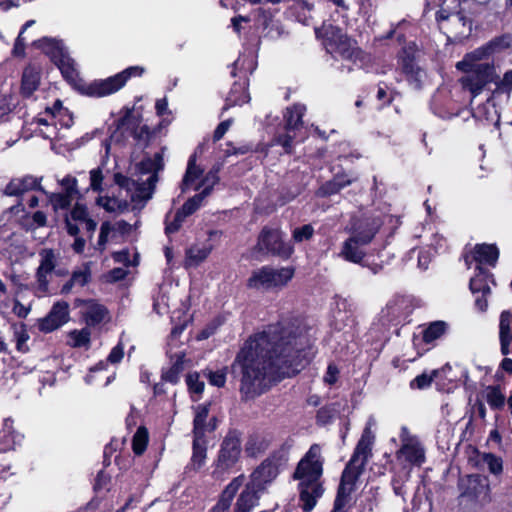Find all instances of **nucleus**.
Segmentation results:
<instances>
[{
    "instance_id": "nucleus-1",
    "label": "nucleus",
    "mask_w": 512,
    "mask_h": 512,
    "mask_svg": "<svg viewBox=\"0 0 512 512\" xmlns=\"http://www.w3.org/2000/svg\"><path fill=\"white\" fill-rule=\"evenodd\" d=\"M311 328L301 319L271 324L251 336L236 356L245 398L263 393L272 381L291 377L313 358Z\"/></svg>"
},
{
    "instance_id": "nucleus-2",
    "label": "nucleus",
    "mask_w": 512,
    "mask_h": 512,
    "mask_svg": "<svg viewBox=\"0 0 512 512\" xmlns=\"http://www.w3.org/2000/svg\"><path fill=\"white\" fill-rule=\"evenodd\" d=\"M375 426L376 419L371 415L366 422L361 438L349 462L342 472L332 512H341L343 509L350 507L358 479L363 473L364 467L371 456L372 446L375 440L372 428Z\"/></svg>"
},
{
    "instance_id": "nucleus-3",
    "label": "nucleus",
    "mask_w": 512,
    "mask_h": 512,
    "mask_svg": "<svg viewBox=\"0 0 512 512\" xmlns=\"http://www.w3.org/2000/svg\"><path fill=\"white\" fill-rule=\"evenodd\" d=\"M323 464L321 447L313 444L300 459L293 473V479L298 482L299 500L304 512L313 510L324 493Z\"/></svg>"
},
{
    "instance_id": "nucleus-4",
    "label": "nucleus",
    "mask_w": 512,
    "mask_h": 512,
    "mask_svg": "<svg viewBox=\"0 0 512 512\" xmlns=\"http://www.w3.org/2000/svg\"><path fill=\"white\" fill-rule=\"evenodd\" d=\"M163 168V157L156 153L153 157L143 159L136 166V171L140 175L137 180L130 179L121 173L114 175L115 183L124 189L127 196L133 203V208L142 207L152 197L156 182L158 181V172Z\"/></svg>"
},
{
    "instance_id": "nucleus-5",
    "label": "nucleus",
    "mask_w": 512,
    "mask_h": 512,
    "mask_svg": "<svg viewBox=\"0 0 512 512\" xmlns=\"http://www.w3.org/2000/svg\"><path fill=\"white\" fill-rule=\"evenodd\" d=\"M382 225L383 220L379 216L353 217L345 227L349 237L342 243L338 257L350 263L360 264L366 256V247L372 242Z\"/></svg>"
},
{
    "instance_id": "nucleus-6",
    "label": "nucleus",
    "mask_w": 512,
    "mask_h": 512,
    "mask_svg": "<svg viewBox=\"0 0 512 512\" xmlns=\"http://www.w3.org/2000/svg\"><path fill=\"white\" fill-rule=\"evenodd\" d=\"M414 309L415 303L412 295L394 296L375 317L369 333L376 340L385 338L391 327L411 322Z\"/></svg>"
},
{
    "instance_id": "nucleus-7",
    "label": "nucleus",
    "mask_w": 512,
    "mask_h": 512,
    "mask_svg": "<svg viewBox=\"0 0 512 512\" xmlns=\"http://www.w3.org/2000/svg\"><path fill=\"white\" fill-rule=\"evenodd\" d=\"M315 34L328 54L334 59H341L352 62L361 61L363 52L357 46V43L349 38L347 34L331 23H323L321 27L315 28Z\"/></svg>"
},
{
    "instance_id": "nucleus-8",
    "label": "nucleus",
    "mask_w": 512,
    "mask_h": 512,
    "mask_svg": "<svg viewBox=\"0 0 512 512\" xmlns=\"http://www.w3.org/2000/svg\"><path fill=\"white\" fill-rule=\"evenodd\" d=\"M456 67L468 73L462 77L461 83L473 97L480 95L488 84L498 82V75L493 63H472L463 60L458 62Z\"/></svg>"
},
{
    "instance_id": "nucleus-9",
    "label": "nucleus",
    "mask_w": 512,
    "mask_h": 512,
    "mask_svg": "<svg viewBox=\"0 0 512 512\" xmlns=\"http://www.w3.org/2000/svg\"><path fill=\"white\" fill-rule=\"evenodd\" d=\"M145 72L142 66H130L123 71L91 82L86 87V94L92 97H105L122 89L131 78L141 77Z\"/></svg>"
},
{
    "instance_id": "nucleus-10",
    "label": "nucleus",
    "mask_w": 512,
    "mask_h": 512,
    "mask_svg": "<svg viewBox=\"0 0 512 512\" xmlns=\"http://www.w3.org/2000/svg\"><path fill=\"white\" fill-rule=\"evenodd\" d=\"M306 107L302 104H295L286 109L284 114L286 133L278 135L274 142L283 147L286 153H291L294 141H301L305 137L303 126V115Z\"/></svg>"
},
{
    "instance_id": "nucleus-11",
    "label": "nucleus",
    "mask_w": 512,
    "mask_h": 512,
    "mask_svg": "<svg viewBox=\"0 0 512 512\" xmlns=\"http://www.w3.org/2000/svg\"><path fill=\"white\" fill-rule=\"evenodd\" d=\"M219 170V167H213L203 176V170L196 165V155H191L181 184L182 191L202 189L200 193L207 197L219 181Z\"/></svg>"
},
{
    "instance_id": "nucleus-12",
    "label": "nucleus",
    "mask_w": 512,
    "mask_h": 512,
    "mask_svg": "<svg viewBox=\"0 0 512 512\" xmlns=\"http://www.w3.org/2000/svg\"><path fill=\"white\" fill-rule=\"evenodd\" d=\"M293 276L294 269L292 267L274 269L269 266H263L252 272L247 286L257 290L282 288L287 285Z\"/></svg>"
},
{
    "instance_id": "nucleus-13",
    "label": "nucleus",
    "mask_w": 512,
    "mask_h": 512,
    "mask_svg": "<svg viewBox=\"0 0 512 512\" xmlns=\"http://www.w3.org/2000/svg\"><path fill=\"white\" fill-rule=\"evenodd\" d=\"M41 47L45 54L55 63L63 77L70 82L77 78V69L74 60L69 56L62 41L50 38L41 40Z\"/></svg>"
},
{
    "instance_id": "nucleus-14",
    "label": "nucleus",
    "mask_w": 512,
    "mask_h": 512,
    "mask_svg": "<svg viewBox=\"0 0 512 512\" xmlns=\"http://www.w3.org/2000/svg\"><path fill=\"white\" fill-rule=\"evenodd\" d=\"M240 453V439L236 433L230 432L221 444L213 476L217 479L222 478L237 463Z\"/></svg>"
},
{
    "instance_id": "nucleus-15",
    "label": "nucleus",
    "mask_w": 512,
    "mask_h": 512,
    "mask_svg": "<svg viewBox=\"0 0 512 512\" xmlns=\"http://www.w3.org/2000/svg\"><path fill=\"white\" fill-rule=\"evenodd\" d=\"M489 282L495 284L493 273L483 266L476 265L475 275L469 281V289L474 295L480 294L475 298V307L481 312L488 308L487 297L491 294Z\"/></svg>"
},
{
    "instance_id": "nucleus-16",
    "label": "nucleus",
    "mask_w": 512,
    "mask_h": 512,
    "mask_svg": "<svg viewBox=\"0 0 512 512\" xmlns=\"http://www.w3.org/2000/svg\"><path fill=\"white\" fill-rule=\"evenodd\" d=\"M258 246L260 250H266L268 253L281 258H289L294 248L283 239V233L278 229L264 228L259 236Z\"/></svg>"
},
{
    "instance_id": "nucleus-17",
    "label": "nucleus",
    "mask_w": 512,
    "mask_h": 512,
    "mask_svg": "<svg viewBox=\"0 0 512 512\" xmlns=\"http://www.w3.org/2000/svg\"><path fill=\"white\" fill-rule=\"evenodd\" d=\"M460 496L470 501L486 500L489 494V484L485 477L479 474L468 475L459 481Z\"/></svg>"
},
{
    "instance_id": "nucleus-18",
    "label": "nucleus",
    "mask_w": 512,
    "mask_h": 512,
    "mask_svg": "<svg viewBox=\"0 0 512 512\" xmlns=\"http://www.w3.org/2000/svg\"><path fill=\"white\" fill-rule=\"evenodd\" d=\"M69 320V304L66 301H57L50 312L38 320V329L43 333H50L62 327Z\"/></svg>"
},
{
    "instance_id": "nucleus-19",
    "label": "nucleus",
    "mask_w": 512,
    "mask_h": 512,
    "mask_svg": "<svg viewBox=\"0 0 512 512\" xmlns=\"http://www.w3.org/2000/svg\"><path fill=\"white\" fill-rule=\"evenodd\" d=\"M278 473V465L273 460L267 459L252 473L250 482L263 490L277 477Z\"/></svg>"
},
{
    "instance_id": "nucleus-20",
    "label": "nucleus",
    "mask_w": 512,
    "mask_h": 512,
    "mask_svg": "<svg viewBox=\"0 0 512 512\" xmlns=\"http://www.w3.org/2000/svg\"><path fill=\"white\" fill-rule=\"evenodd\" d=\"M499 256L500 251L496 244L478 243L472 251L473 260L480 266L486 264L490 267H495Z\"/></svg>"
},
{
    "instance_id": "nucleus-21",
    "label": "nucleus",
    "mask_w": 512,
    "mask_h": 512,
    "mask_svg": "<svg viewBox=\"0 0 512 512\" xmlns=\"http://www.w3.org/2000/svg\"><path fill=\"white\" fill-rule=\"evenodd\" d=\"M418 327H423V330L421 332L422 343L425 345H430L427 351L435 347V341L443 337L448 332L449 329L448 323L442 320H436L430 322L427 325H418Z\"/></svg>"
},
{
    "instance_id": "nucleus-22",
    "label": "nucleus",
    "mask_w": 512,
    "mask_h": 512,
    "mask_svg": "<svg viewBox=\"0 0 512 512\" xmlns=\"http://www.w3.org/2000/svg\"><path fill=\"white\" fill-rule=\"evenodd\" d=\"M402 446L397 452V458L405 465L414 466L416 463V442L413 436L409 434L406 427L401 428L400 434Z\"/></svg>"
},
{
    "instance_id": "nucleus-23",
    "label": "nucleus",
    "mask_w": 512,
    "mask_h": 512,
    "mask_svg": "<svg viewBox=\"0 0 512 512\" xmlns=\"http://www.w3.org/2000/svg\"><path fill=\"white\" fill-rule=\"evenodd\" d=\"M23 440V435L17 432L13 426V420L6 418L0 431V452L15 449Z\"/></svg>"
},
{
    "instance_id": "nucleus-24",
    "label": "nucleus",
    "mask_w": 512,
    "mask_h": 512,
    "mask_svg": "<svg viewBox=\"0 0 512 512\" xmlns=\"http://www.w3.org/2000/svg\"><path fill=\"white\" fill-rule=\"evenodd\" d=\"M416 48L414 43L411 42L408 46H405L398 57V64L402 73L406 76L409 82L416 81Z\"/></svg>"
},
{
    "instance_id": "nucleus-25",
    "label": "nucleus",
    "mask_w": 512,
    "mask_h": 512,
    "mask_svg": "<svg viewBox=\"0 0 512 512\" xmlns=\"http://www.w3.org/2000/svg\"><path fill=\"white\" fill-rule=\"evenodd\" d=\"M512 313L504 310L500 314L499 321V340L501 354L507 356L510 354V345L512 344Z\"/></svg>"
},
{
    "instance_id": "nucleus-26",
    "label": "nucleus",
    "mask_w": 512,
    "mask_h": 512,
    "mask_svg": "<svg viewBox=\"0 0 512 512\" xmlns=\"http://www.w3.org/2000/svg\"><path fill=\"white\" fill-rule=\"evenodd\" d=\"M245 480L244 475L235 477L223 490L219 497L218 502L213 507L212 512H225L231 507L232 501L238 492L239 488L243 485Z\"/></svg>"
},
{
    "instance_id": "nucleus-27",
    "label": "nucleus",
    "mask_w": 512,
    "mask_h": 512,
    "mask_svg": "<svg viewBox=\"0 0 512 512\" xmlns=\"http://www.w3.org/2000/svg\"><path fill=\"white\" fill-rule=\"evenodd\" d=\"M117 127L123 132H129V134L137 140L143 139L148 135L147 126H140L139 119L130 110L119 119Z\"/></svg>"
},
{
    "instance_id": "nucleus-28",
    "label": "nucleus",
    "mask_w": 512,
    "mask_h": 512,
    "mask_svg": "<svg viewBox=\"0 0 512 512\" xmlns=\"http://www.w3.org/2000/svg\"><path fill=\"white\" fill-rule=\"evenodd\" d=\"M260 491L262 490L249 481L236 501L234 512H250L258 504Z\"/></svg>"
},
{
    "instance_id": "nucleus-29",
    "label": "nucleus",
    "mask_w": 512,
    "mask_h": 512,
    "mask_svg": "<svg viewBox=\"0 0 512 512\" xmlns=\"http://www.w3.org/2000/svg\"><path fill=\"white\" fill-rule=\"evenodd\" d=\"M34 189L42 190L40 187V180L31 175H26L21 178L12 179L5 188V194L8 196H20L23 193Z\"/></svg>"
},
{
    "instance_id": "nucleus-30",
    "label": "nucleus",
    "mask_w": 512,
    "mask_h": 512,
    "mask_svg": "<svg viewBox=\"0 0 512 512\" xmlns=\"http://www.w3.org/2000/svg\"><path fill=\"white\" fill-rule=\"evenodd\" d=\"M88 218L87 208L81 204H76L70 214L66 216L65 223L67 232L71 236H77L80 231V225Z\"/></svg>"
},
{
    "instance_id": "nucleus-31",
    "label": "nucleus",
    "mask_w": 512,
    "mask_h": 512,
    "mask_svg": "<svg viewBox=\"0 0 512 512\" xmlns=\"http://www.w3.org/2000/svg\"><path fill=\"white\" fill-rule=\"evenodd\" d=\"M106 314L107 310L103 305L93 300L85 302L83 316L87 325L94 326L101 323Z\"/></svg>"
},
{
    "instance_id": "nucleus-32",
    "label": "nucleus",
    "mask_w": 512,
    "mask_h": 512,
    "mask_svg": "<svg viewBox=\"0 0 512 512\" xmlns=\"http://www.w3.org/2000/svg\"><path fill=\"white\" fill-rule=\"evenodd\" d=\"M249 100L250 96L247 91V82H235L227 96L224 110L236 105L241 106L249 102Z\"/></svg>"
},
{
    "instance_id": "nucleus-33",
    "label": "nucleus",
    "mask_w": 512,
    "mask_h": 512,
    "mask_svg": "<svg viewBox=\"0 0 512 512\" xmlns=\"http://www.w3.org/2000/svg\"><path fill=\"white\" fill-rule=\"evenodd\" d=\"M207 447L205 437L194 436L193 439V453L191 457V468L199 470L206 460Z\"/></svg>"
},
{
    "instance_id": "nucleus-34",
    "label": "nucleus",
    "mask_w": 512,
    "mask_h": 512,
    "mask_svg": "<svg viewBox=\"0 0 512 512\" xmlns=\"http://www.w3.org/2000/svg\"><path fill=\"white\" fill-rule=\"evenodd\" d=\"M40 82V74L34 67H26L23 71L21 90L25 96H30Z\"/></svg>"
},
{
    "instance_id": "nucleus-35",
    "label": "nucleus",
    "mask_w": 512,
    "mask_h": 512,
    "mask_svg": "<svg viewBox=\"0 0 512 512\" xmlns=\"http://www.w3.org/2000/svg\"><path fill=\"white\" fill-rule=\"evenodd\" d=\"M90 277L91 272L87 265L78 270H75L72 274L71 279L63 285L61 292L63 294H67L75 286L83 287L85 284L89 282Z\"/></svg>"
},
{
    "instance_id": "nucleus-36",
    "label": "nucleus",
    "mask_w": 512,
    "mask_h": 512,
    "mask_svg": "<svg viewBox=\"0 0 512 512\" xmlns=\"http://www.w3.org/2000/svg\"><path fill=\"white\" fill-rule=\"evenodd\" d=\"M212 247L206 245H194L186 251V265L197 266L211 253Z\"/></svg>"
},
{
    "instance_id": "nucleus-37",
    "label": "nucleus",
    "mask_w": 512,
    "mask_h": 512,
    "mask_svg": "<svg viewBox=\"0 0 512 512\" xmlns=\"http://www.w3.org/2000/svg\"><path fill=\"white\" fill-rule=\"evenodd\" d=\"M486 401L494 411H501L506 402V397L501 391L500 385H489L486 387Z\"/></svg>"
},
{
    "instance_id": "nucleus-38",
    "label": "nucleus",
    "mask_w": 512,
    "mask_h": 512,
    "mask_svg": "<svg viewBox=\"0 0 512 512\" xmlns=\"http://www.w3.org/2000/svg\"><path fill=\"white\" fill-rule=\"evenodd\" d=\"M47 110L51 113V118L56 119L62 127L69 128L73 124L72 115L63 107L60 100H56L52 107H47Z\"/></svg>"
},
{
    "instance_id": "nucleus-39",
    "label": "nucleus",
    "mask_w": 512,
    "mask_h": 512,
    "mask_svg": "<svg viewBox=\"0 0 512 512\" xmlns=\"http://www.w3.org/2000/svg\"><path fill=\"white\" fill-rule=\"evenodd\" d=\"M96 203L109 213H122L128 209L126 200H119L114 197L99 196L96 199Z\"/></svg>"
},
{
    "instance_id": "nucleus-40",
    "label": "nucleus",
    "mask_w": 512,
    "mask_h": 512,
    "mask_svg": "<svg viewBox=\"0 0 512 512\" xmlns=\"http://www.w3.org/2000/svg\"><path fill=\"white\" fill-rule=\"evenodd\" d=\"M184 357L185 355L182 352L175 354V359L171 367L163 372L162 378L165 381L173 384L178 382L180 374L184 369Z\"/></svg>"
},
{
    "instance_id": "nucleus-41",
    "label": "nucleus",
    "mask_w": 512,
    "mask_h": 512,
    "mask_svg": "<svg viewBox=\"0 0 512 512\" xmlns=\"http://www.w3.org/2000/svg\"><path fill=\"white\" fill-rule=\"evenodd\" d=\"M209 414V409L207 405H199L195 409L194 416V436H205V432L207 431L206 419Z\"/></svg>"
},
{
    "instance_id": "nucleus-42",
    "label": "nucleus",
    "mask_w": 512,
    "mask_h": 512,
    "mask_svg": "<svg viewBox=\"0 0 512 512\" xmlns=\"http://www.w3.org/2000/svg\"><path fill=\"white\" fill-rule=\"evenodd\" d=\"M203 194L198 193L188 199L182 206V208L176 213V220L183 221L187 216L193 214L201 205L205 199Z\"/></svg>"
},
{
    "instance_id": "nucleus-43",
    "label": "nucleus",
    "mask_w": 512,
    "mask_h": 512,
    "mask_svg": "<svg viewBox=\"0 0 512 512\" xmlns=\"http://www.w3.org/2000/svg\"><path fill=\"white\" fill-rule=\"evenodd\" d=\"M13 336L16 343V349L21 353L28 352V340L30 339V336L24 323L13 325Z\"/></svg>"
},
{
    "instance_id": "nucleus-44",
    "label": "nucleus",
    "mask_w": 512,
    "mask_h": 512,
    "mask_svg": "<svg viewBox=\"0 0 512 512\" xmlns=\"http://www.w3.org/2000/svg\"><path fill=\"white\" fill-rule=\"evenodd\" d=\"M313 5L304 0H298L292 7V13L296 20L303 25H309Z\"/></svg>"
},
{
    "instance_id": "nucleus-45",
    "label": "nucleus",
    "mask_w": 512,
    "mask_h": 512,
    "mask_svg": "<svg viewBox=\"0 0 512 512\" xmlns=\"http://www.w3.org/2000/svg\"><path fill=\"white\" fill-rule=\"evenodd\" d=\"M52 273L53 272L43 270L42 268L38 267L36 272L35 284V293L38 297L45 296L48 293V287L52 277Z\"/></svg>"
},
{
    "instance_id": "nucleus-46",
    "label": "nucleus",
    "mask_w": 512,
    "mask_h": 512,
    "mask_svg": "<svg viewBox=\"0 0 512 512\" xmlns=\"http://www.w3.org/2000/svg\"><path fill=\"white\" fill-rule=\"evenodd\" d=\"M446 370H451V366L449 363H446L440 369H434L430 373L424 371L423 373L418 375V389H425L431 386L434 380H437L442 373Z\"/></svg>"
},
{
    "instance_id": "nucleus-47",
    "label": "nucleus",
    "mask_w": 512,
    "mask_h": 512,
    "mask_svg": "<svg viewBox=\"0 0 512 512\" xmlns=\"http://www.w3.org/2000/svg\"><path fill=\"white\" fill-rule=\"evenodd\" d=\"M91 333L89 329L73 330L69 333V344L74 348L86 347L90 345Z\"/></svg>"
},
{
    "instance_id": "nucleus-48",
    "label": "nucleus",
    "mask_w": 512,
    "mask_h": 512,
    "mask_svg": "<svg viewBox=\"0 0 512 512\" xmlns=\"http://www.w3.org/2000/svg\"><path fill=\"white\" fill-rule=\"evenodd\" d=\"M148 432L146 428L139 427L132 439V448L136 455H141L147 448Z\"/></svg>"
},
{
    "instance_id": "nucleus-49",
    "label": "nucleus",
    "mask_w": 512,
    "mask_h": 512,
    "mask_svg": "<svg viewBox=\"0 0 512 512\" xmlns=\"http://www.w3.org/2000/svg\"><path fill=\"white\" fill-rule=\"evenodd\" d=\"M115 237V227H112V224L110 222H104L102 223L100 227V233L99 238L97 241L96 249L100 252L105 250L106 244L108 243L109 239Z\"/></svg>"
},
{
    "instance_id": "nucleus-50",
    "label": "nucleus",
    "mask_w": 512,
    "mask_h": 512,
    "mask_svg": "<svg viewBox=\"0 0 512 512\" xmlns=\"http://www.w3.org/2000/svg\"><path fill=\"white\" fill-rule=\"evenodd\" d=\"M49 201L52 204L54 210L66 209L70 206L71 202L75 197L67 193H50Z\"/></svg>"
},
{
    "instance_id": "nucleus-51",
    "label": "nucleus",
    "mask_w": 512,
    "mask_h": 512,
    "mask_svg": "<svg viewBox=\"0 0 512 512\" xmlns=\"http://www.w3.org/2000/svg\"><path fill=\"white\" fill-rule=\"evenodd\" d=\"M482 460L484 463L487 464L488 470L490 473L494 475H499L503 471V461L502 458L499 456H496L493 453H484L482 455Z\"/></svg>"
},
{
    "instance_id": "nucleus-52",
    "label": "nucleus",
    "mask_w": 512,
    "mask_h": 512,
    "mask_svg": "<svg viewBox=\"0 0 512 512\" xmlns=\"http://www.w3.org/2000/svg\"><path fill=\"white\" fill-rule=\"evenodd\" d=\"M493 54L494 53H493L489 43L487 42L484 45L476 48L472 52L466 54L464 60L473 63V62H476V61L487 59V58H489Z\"/></svg>"
},
{
    "instance_id": "nucleus-53",
    "label": "nucleus",
    "mask_w": 512,
    "mask_h": 512,
    "mask_svg": "<svg viewBox=\"0 0 512 512\" xmlns=\"http://www.w3.org/2000/svg\"><path fill=\"white\" fill-rule=\"evenodd\" d=\"M39 268L53 272L56 267V255L52 249H42L39 253Z\"/></svg>"
},
{
    "instance_id": "nucleus-54",
    "label": "nucleus",
    "mask_w": 512,
    "mask_h": 512,
    "mask_svg": "<svg viewBox=\"0 0 512 512\" xmlns=\"http://www.w3.org/2000/svg\"><path fill=\"white\" fill-rule=\"evenodd\" d=\"M314 235V227L311 224H305L296 227L292 231V239L295 243H301L310 240Z\"/></svg>"
},
{
    "instance_id": "nucleus-55",
    "label": "nucleus",
    "mask_w": 512,
    "mask_h": 512,
    "mask_svg": "<svg viewBox=\"0 0 512 512\" xmlns=\"http://www.w3.org/2000/svg\"><path fill=\"white\" fill-rule=\"evenodd\" d=\"M493 53L508 49L512 44V36L510 34H502L488 41Z\"/></svg>"
},
{
    "instance_id": "nucleus-56",
    "label": "nucleus",
    "mask_w": 512,
    "mask_h": 512,
    "mask_svg": "<svg viewBox=\"0 0 512 512\" xmlns=\"http://www.w3.org/2000/svg\"><path fill=\"white\" fill-rule=\"evenodd\" d=\"M186 384L191 393L201 394L204 390V382L200 381L199 374L196 372L186 376Z\"/></svg>"
},
{
    "instance_id": "nucleus-57",
    "label": "nucleus",
    "mask_w": 512,
    "mask_h": 512,
    "mask_svg": "<svg viewBox=\"0 0 512 512\" xmlns=\"http://www.w3.org/2000/svg\"><path fill=\"white\" fill-rule=\"evenodd\" d=\"M59 184L64 190V193L70 194L75 197L78 194L77 190V179L71 175H67L61 180H59Z\"/></svg>"
},
{
    "instance_id": "nucleus-58",
    "label": "nucleus",
    "mask_w": 512,
    "mask_h": 512,
    "mask_svg": "<svg viewBox=\"0 0 512 512\" xmlns=\"http://www.w3.org/2000/svg\"><path fill=\"white\" fill-rule=\"evenodd\" d=\"M104 176L100 168H95L90 171V188L95 192H101L103 190Z\"/></svg>"
},
{
    "instance_id": "nucleus-59",
    "label": "nucleus",
    "mask_w": 512,
    "mask_h": 512,
    "mask_svg": "<svg viewBox=\"0 0 512 512\" xmlns=\"http://www.w3.org/2000/svg\"><path fill=\"white\" fill-rule=\"evenodd\" d=\"M342 189V185L338 184L334 178L330 181L325 182L318 190L320 196H330L338 193Z\"/></svg>"
},
{
    "instance_id": "nucleus-60",
    "label": "nucleus",
    "mask_w": 512,
    "mask_h": 512,
    "mask_svg": "<svg viewBox=\"0 0 512 512\" xmlns=\"http://www.w3.org/2000/svg\"><path fill=\"white\" fill-rule=\"evenodd\" d=\"M512 89V70L504 73L503 78L496 82V89L494 92H509Z\"/></svg>"
},
{
    "instance_id": "nucleus-61",
    "label": "nucleus",
    "mask_w": 512,
    "mask_h": 512,
    "mask_svg": "<svg viewBox=\"0 0 512 512\" xmlns=\"http://www.w3.org/2000/svg\"><path fill=\"white\" fill-rule=\"evenodd\" d=\"M207 377L210 384L216 387H223L226 383V372L224 369L209 371Z\"/></svg>"
},
{
    "instance_id": "nucleus-62",
    "label": "nucleus",
    "mask_w": 512,
    "mask_h": 512,
    "mask_svg": "<svg viewBox=\"0 0 512 512\" xmlns=\"http://www.w3.org/2000/svg\"><path fill=\"white\" fill-rule=\"evenodd\" d=\"M410 27L413 29V25L411 23H408L406 20H402L399 22L396 27L392 28L389 33L387 34L386 38H391L393 35H397V39L399 42H402L405 40V34L403 33L404 30L407 29V27Z\"/></svg>"
},
{
    "instance_id": "nucleus-63",
    "label": "nucleus",
    "mask_w": 512,
    "mask_h": 512,
    "mask_svg": "<svg viewBox=\"0 0 512 512\" xmlns=\"http://www.w3.org/2000/svg\"><path fill=\"white\" fill-rule=\"evenodd\" d=\"M236 69H245V70H249L250 72H252L255 69L254 59L252 57H250V58L239 57L234 62V69L231 72L232 76H236V73H235Z\"/></svg>"
},
{
    "instance_id": "nucleus-64",
    "label": "nucleus",
    "mask_w": 512,
    "mask_h": 512,
    "mask_svg": "<svg viewBox=\"0 0 512 512\" xmlns=\"http://www.w3.org/2000/svg\"><path fill=\"white\" fill-rule=\"evenodd\" d=\"M123 356H124V347L121 343H119L115 347H113V349L109 353L107 360L105 362H106V364L107 363L117 364L123 359Z\"/></svg>"
}]
</instances>
